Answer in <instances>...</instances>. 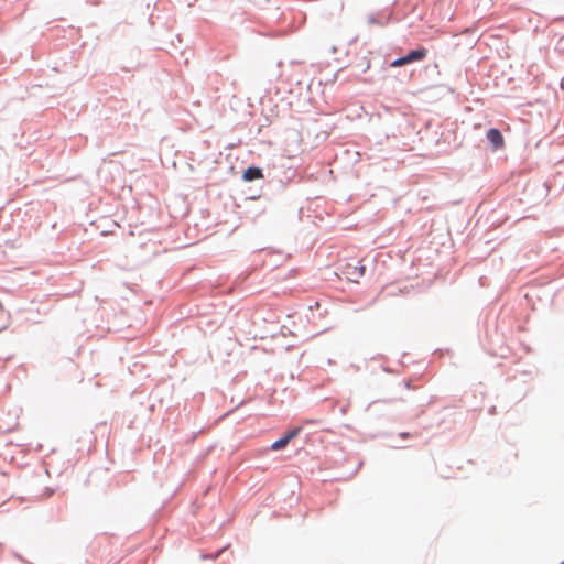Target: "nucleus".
<instances>
[{"mask_svg":"<svg viewBox=\"0 0 564 564\" xmlns=\"http://www.w3.org/2000/svg\"><path fill=\"white\" fill-rule=\"evenodd\" d=\"M426 55H427L426 48L422 47L419 50H414V51H411L408 55L393 61L390 64V66L391 67H401L409 63L422 61L426 57Z\"/></svg>","mask_w":564,"mask_h":564,"instance_id":"obj_1","label":"nucleus"},{"mask_svg":"<svg viewBox=\"0 0 564 564\" xmlns=\"http://www.w3.org/2000/svg\"><path fill=\"white\" fill-rule=\"evenodd\" d=\"M341 273L346 276L347 280L358 282V280L365 274V267L359 262L346 263L341 269Z\"/></svg>","mask_w":564,"mask_h":564,"instance_id":"obj_2","label":"nucleus"},{"mask_svg":"<svg viewBox=\"0 0 564 564\" xmlns=\"http://www.w3.org/2000/svg\"><path fill=\"white\" fill-rule=\"evenodd\" d=\"M486 137L487 140L490 142L494 151L501 150L505 148V138L500 130L491 128L487 131Z\"/></svg>","mask_w":564,"mask_h":564,"instance_id":"obj_3","label":"nucleus"},{"mask_svg":"<svg viewBox=\"0 0 564 564\" xmlns=\"http://www.w3.org/2000/svg\"><path fill=\"white\" fill-rule=\"evenodd\" d=\"M300 432H301V427L293 429L286 435H284L280 440L275 441L271 445V449L280 451V449L284 448L290 443L291 440H293L294 437H296L299 435Z\"/></svg>","mask_w":564,"mask_h":564,"instance_id":"obj_4","label":"nucleus"},{"mask_svg":"<svg viewBox=\"0 0 564 564\" xmlns=\"http://www.w3.org/2000/svg\"><path fill=\"white\" fill-rule=\"evenodd\" d=\"M262 177H263V174H262L261 169L256 167V166L248 167L243 172V175H242V178L245 181H247V182H251V181L259 180V178H262Z\"/></svg>","mask_w":564,"mask_h":564,"instance_id":"obj_5","label":"nucleus"},{"mask_svg":"<svg viewBox=\"0 0 564 564\" xmlns=\"http://www.w3.org/2000/svg\"><path fill=\"white\" fill-rule=\"evenodd\" d=\"M561 564H564V562H562Z\"/></svg>","mask_w":564,"mask_h":564,"instance_id":"obj_6","label":"nucleus"}]
</instances>
